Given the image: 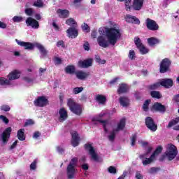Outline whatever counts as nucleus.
I'll use <instances>...</instances> for the list:
<instances>
[{
	"mask_svg": "<svg viewBox=\"0 0 179 179\" xmlns=\"http://www.w3.org/2000/svg\"><path fill=\"white\" fill-rule=\"evenodd\" d=\"M85 149L89 152L90 155L94 162H102L101 158L97 155V153H96V151L94 150L93 146H92V144H85Z\"/></svg>",
	"mask_w": 179,
	"mask_h": 179,
	"instance_id": "nucleus-9",
	"label": "nucleus"
},
{
	"mask_svg": "<svg viewBox=\"0 0 179 179\" xmlns=\"http://www.w3.org/2000/svg\"><path fill=\"white\" fill-rule=\"evenodd\" d=\"M151 96L155 99H162V94L157 91L151 92Z\"/></svg>",
	"mask_w": 179,
	"mask_h": 179,
	"instance_id": "nucleus-40",
	"label": "nucleus"
},
{
	"mask_svg": "<svg viewBox=\"0 0 179 179\" xmlns=\"http://www.w3.org/2000/svg\"><path fill=\"white\" fill-rule=\"evenodd\" d=\"M170 64H171V62H170V60L167 58L164 59L161 62L159 68L161 73H164L169 71V68H170Z\"/></svg>",
	"mask_w": 179,
	"mask_h": 179,
	"instance_id": "nucleus-12",
	"label": "nucleus"
},
{
	"mask_svg": "<svg viewBox=\"0 0 179 179\" xmlns=\"http://www.w3.org/2000/svg\"><path fill=\"white\" fill-rule=\"evenodd\" d=\"M24 80L27 83V85H29V86H31V85L34 83V79L30 77H24Z\"/></svg>",
	"mask_w": 179,
	"mask_h": 179,
	"instance_id": "nucleus-39",
	"label": "nucleus"
},
{
	"mask_svg": "<svg viewBox=\"0 0 179 179\" xmlns=\"http://www.w3.org/2000/svg\"><path fill=\"white\" fill-rule=\"evenodd\" d=\"M173 100H174V101H176V103H179V94L173 97Z\"/></svg>",
	"mask_w": 179,
	"mask_h": 179,
	"instance_id": "nucleus-64",
	"label": "nucleus"
},
{
	"mask_svg": "<svg viewBox=\"0 0 179 179\" xmlns=\"http://www.w3.org/2000/svg\"><path fill=\"white\" fill-rule=\"evenodd\" d=\"M15 42L18 45H20V47H24L25 50H33L34 47H36V43H31L30 42L21 41L17 39H15Z\"/></svg>",
	"mask_w": 179,
	"mask_h": 179,
	"instance_id": "nucleus-16",
	"label": "nucleus"
},
{
	"mask_svg": "<svg viewBox=\"0 0 179 179\" xmlns=\"http://www.w3.org/2000/svg\"><path fill=\"white\" fill-rule=\"evenodd\" d=\"M47 104H48V99H47L45 96H38L34 101V105L36 106V107H45Z\"/></svg>",
	"mask_w": 179,
	"mask_h": 179,
	"instance_id": "nucleus-15",
	"label": "nucleus"
},
{
	"mask_svg": "<svg viewBox=\"0 0 179 179\" xmlns=\"http://www.w3.org/2000/svg\"><path fill=\"white\" fill-rule=\"evenodd\" d=\"M57 150L59 155H62V153H64V148L62 147H57Z\"/></svg>",
	"mask_w": 179,
	"mask_h": 179,
	"instance_id": "nucleus-63",
	"label": "nucleus"
},
{
	"mask_svg": "<svg viewBox=\"0 0 179 179\" xmlns=\"http://www.w3.org/2000/svg\"><path fill=\"white\" fill-rule=\"evenodd\" d=\"M106 115V113L101 112L99 115L95 117L93 119V121H97L98 122H101L103 124V129L105 132H108V129L111 128V122L109 121L101 120V118Z\"/></svg>",
	"mask_w": 179,
	"mask_h": 179,
	"instance_id": "nucleus-8",
	"label": "nucleus"
},
{
	"mask_svg": "<svg viewBox=\"0 0 179 179\" xmlns=\"http://www.w3.org/2000/svg\"><path fill=\"white\" fill-rule=\"evenodd\" d=\"M124 5H125V9L127 11H129L131 10V0H124Z\"/></svg>",
	"mask_w": 179,
	"mask_h": 179,
	"instance_id": "nucleus-42",
	"label": "nucleus"
},
{
	"mask_svg": "<svg viewBox=\"0 0 179 179\" xmlns=\"http://www.w3.org/2000/svg\"><path fill=\"white\" fill-rule=\"evenodd\" d=\"M147 41L150 47H153V45H156V44H159V43H160V40L155 37L148 38Z\"/></svg>",
	"mask_w": 179,
	"mask_h": 179,
	"instance_id": "nucleus-31",
	"label": "nucleus"
},
{
	"mask_svg": "<svg viewBox=\"0 0 179 179\" xmlns=\"http://www.w3.org/2000/svg\"><path fill=\"white\" fill-rule=\"evenodd\" d=\"M95 101H96L98 104H106V101H107V98L104 95L98 94L95 96Z\"/></svg>",
	"mask_w": 179,
	"mask_h": 179,
	"instance_id": "nucleus-28",
	"label": "nucleus"
},
{
	"mask_svg": "<svg viewBox=\"0 0 179 179\" xmlns=\"http://www.w3.org/2000/svg\"><path fill=\"white\" fill-rule=\"evenodd\" d=\"M33 6L36 8H44V1L43 0H36L34 2Z\"/></svg>",
	"mask_w": 179,
	"mask_h": 179,
	"instance_id": "nucleus-35",
	"label": "nucleus"
},
{
	"mask_svg": "<svg viewBox=\"0 0 179 179\" xmlns=\"http://www.w3.org/2000/svg\"><path fill=\"white\" fill-rule=\"evenodd\" d=\"M138 48L141 54H142L143 55H145V54H148V52H149V49L146 48V47H145V45H141Z\"/></svg>",
	"mask_w": 179,
	"mask_h": 179,
	"instance_id": "nucleus-36",
	"label": "nucleus"
},
{
	"mask_svg": "<svg viewBox=\"0 0 179 179\" xmlns=\"http://www.w3.org/2000/svg\"><path fill=\"white\" fill-rule=\"evenodd\" d=\"M22 20H23V17H22L20 16H14L13 17V21L15 23H19L20 22H22Z\"/></svg>",
	"mask_w": 179,
	"mask_h": 179,
	"instance_id": "nucleus-47",
	"label": "nucleus"
},
{
	"mask_svg": "<svg viewBox=\"0 0 179 179\" xmlns=\"http://www.w3.org/2000/svg\"><path fill=\"white\" fill-rule=\"evenodd\" d=\"M57 47L65 48V44L64 43V41H59L57 43Z\"/></svg>",
	"mask_w": 179,
	"mask_h": 179,
	"instance_id": "nucleus-56",
	"label": "nucleus"
},
{
	"mask_svg": "<svg viewBox=\"0 0 179 179\" xmlns=\"http://www.w3.org/2000/svg\"><path fill=\"white\" fill-rule=\"evenodd\" d=\"M126 121H127V120L125 119V117L122 118L120 120V122L117 123V128L115 129V131H116V132H118L120 131H122V129H124V128H125Z\"/></svg>",
	"mask_w": 179,
	"mask_h": 179,
	"instance_id": "nucleus-26",
	"label": "nucleus"
},
{
	"mask_svg": "<svg viewBox=\"0 0 179 179\" xmlns=\"http://www.w3.org/2000/svg\"><path fill=\"white\" fill-rule=\"evenodd\" d=\"M0 120L3 121V122L6 124H9V119H8L6 116L1 115H0Z\"/></svg>",
	"mask_w": 179,
	"mask_h": 179,
	"instance_id": "nucleus-51",
	"label": "nucleus"
},
{
	"mask_svg": "<svg viewBox=\"0 0 179 179\" xmlns=\"http://www.w3.org/2000/svg\"><path fill=\"white\" fill-rule=\"evenodd\" d=\"M92 64H93V60L92 59L80 60L78 63V66L79 68H89V66H92Z\"/></svg>",
	"mask_w": 179,
	"mask_h": 179,
	"instance_id": "nucleus-19",
	"label": "nucleus"
},
{
	"mask_svg": "<svg viewBox=\"0 0 179 179\" xmlns=\"http://www.w3.org/2000/svg\"><path fill=\"white\" fill-rule=\"evenodd\" d=\"M76 163H78V158H73L67 166V176L69 179L75 178V173H76Z\"/></svg>",
	"mask_w": 179,
	"mask_h": 179,
	"instance_id": "nucleus-6",
	"label": "nucleus"
},
{
	"mask_svg": "<svg viewBox=\"0 0 179 179\" xmlns=\"http://www.w3.org/2000/svg\"><path fill=\"white\" fill-rule=\"evenodd\" d=\"M76 76L77 79H79L80 80H85L89 76V73H86L83 71H78L76 73Z\"/></svg>",
	"mask_w": 179,
	"mask_h": 179,
	"instance_id": "nucleus-25",
	"label": "nucleus"
},
{
	"mask_svg": "<svg viewBox=\"0 0 179 179\" xmlns=\"http://www.w3.org/2000/svg\"><path fill=\"white\" fill-rule=\"evenodd\" d=\"M25 23L27 26L31 27L32 29H38L40 27L38 22L31 17L27 18Z\"/></svg>",
	"mask_w": 179,
	"mask_h": 179,
	"instance_id": "nucleus-14",
	"label": "nucleus"
},
{
	"mask_svg": "<svg viewBox=\"0 0 179 179\" xmlns=\"http://www.w3.org/2000/svg\"><path fill=\"white\" fill-rule=\"evenodd\" d=\"M83 48L85 51H89V50H90V45L89 44V42H85L83 44Z\"/></svg>",
	"mask_w": 179,
	"mask_h": 179,
	"instance_id": "nucleus-55",
	"label": "nucleus"
},
{
	"mask_svg": "<svg viewBox=\"0 0 179 179\" xmlns=\"http://www.w3.org/2000/svg\"><path fill=\"white\" fill-rule=\"evenodd\" d=\"M162 147H158L156 150L153 152V154L149 157V155H140V159L143 160L142 163L143 166H148V164H150V163H153L155 160H156V157L162 153Z\"/></svg>",
	"mask_w": 179,
	"mask_h": 179,
	"instance_id": "nucleus-2",
	"label": "nucleus"
},
{
	"mask_svg": "<svg viewBox=\"0 0 179 179\" xmlns=\"http://www.w3.org/2000/svg\"><path fill=\"white\" fill-rule=\"evenodd\" d=\"M145 125L152 132H155L157 130V125L155 124L153 119L150 117H148L145 118Z\"/></svg>",
	"mask_w": 179,
	"mask_h": 179,
	"instance_id": "nucleus-13",
	"label": "nucleus"
},
{
	"mask_svg": "<svg viewBox=\"0 0 179 179\" xmlns=\"http://www.w3.org/2000/svg\"><path fill=\"white\" fill-rule=\"evenodd\" d=\"M37 169V160H34L30 164V170H36Z\"/></svg>",
	"mask_w": 179,
	"mask_h": 179,
	"instance_id": "nucleus-48",
	"label": "nucleus"
},
{
	"mask_svg": "<svg viewBox=\"0 0 179 179\" xmlns=\"http://www.w3.org/2000/svg\"><path fill=\"white\" fill-rule=\"evenodd\" d=\"M57 117L59 122H64L68 118V111L64 108H61L57 113Z\"/></svg>",
	"mask_w": 179,
	"mask_h": 179,
	"instance_id": "nucleus-17",
	"label": "nucleus"
},
{
	"mask_svg": "<svg viewBox=\"0 0 179 179\" xmlns=\"http://www.w3.org/2000/svg\"><path fill=\"white\" fill-rule=\"evenodd\" d=\"M136 179H143V176H142V173L139 171L136 172Z\"/></svg>",
	"mask_w": 179,
	"mask_h": 179,
	"instance_id": "nucleus-60",
	"label": "nucleus"
},
{
	"mask_svg": "<svg viewBox=\"0 0 179 179\" xmlns=\"http://www.w3.org/2000/svg\"><path fill=\"white\" fill-rule=\"evenodd\" d=\"M178 154V151L177 150V147L173 144H169L166 147V151L165 152V157L168 159V160H173L176 159V156Z\"/></svg>",
	"mask_w": 179,
	"mask_h": 179,
	"instance_id": "nucleus-5",
	"label": "nucleus"
},
{
	"mask_svg": "<svg viewBox=\"0 0 179 179\" xmlns=\"http://www.w3.org/2000/svg\"><path fill=\"white\" fill-rule=\"evenodd\" d=\"M96 62L101 65H104V64H106V60L100 59V57H96Z\"/></svg>",
	"mask_w": 179,
	"mask_h": 179,
	"instance_id": "nucleus-52",
	"label": "nucleus"
},
{
	"mask_svg": "<svg viewBox=\"0 0 179 179\" xmlns=\"http://www.w3.org/2000/svg\"><path fill=\"white\" fill-rule=\"evenodd\" d=\"M173 83L171 78H165L150 85L149 87L150 90H155V89H159L161 86L165 87V89H170V87H173Z\"/></svg>",
	"mask_w": 179,
	"mask_h": 179,
	"instance_id": "nucleus-3",
	"label": "nucleus"
},
{
	"mask_svg": "<svg viewBox=\"0 0 179 179\" xmlns=\"http://www.w3.org/2000/svg\"><path fill=\"white\" fill-rule=\"evenodd\" d=\"M34 124V121H33V120H29L25 122V127H27V125H33Z\"/></svg>",
	"mask_w": 179,
	"mask_h": 179,
	"instance_id": "nucleus-62",
	"label": "nucleus"
},
{
	"mask_svg": "<svg viewBox=\"0 0 179 179\" xmlns=\"http://www.w3.org/2000/svg\"><path fill=\"white\" fill-rule=\"evenodd\" d=\"M76 68L73 65L67 66L65 68V72L66 73H69V75H72L75 73Z\"/></svg>",
	"mask_w": 179,
	"mask_h": 179,
	"instance_id": "nucleus-33",
	"label": "nucleus"
},
{
	"mask_svg": "<svg viewBox=\"0 0 179 179\" xmlns=\"http://www.w3.org/2000/svg\"><path fill=\"white\" fill-rule=\"evenodd\" d=\"M108 173L110 174H116L117 173V169L115 166H109L108 169Z\"/></svg>",
	"mask_w": 179,
	"mask_h": 179,
	"instance_id": "nucleus-45",
	"label": "nucleus"
},
{
	"mask_svg": "<svg viewBox=\"0 0 179 179\" xmlns=\"http://www.w3.org/2000/svg\"><path fill=\"white\" fill-rule=\"evenodd\" d=\"M119 102L122 107H128L129 106V99L127 96L120 97Z\"/></svg>",
	"mask_w": 179,
	"mask_h": 179,
	"instance_id": "nucleus-30",
	"label": "nucleus"
},
{
	"mask_svg": "<svg viewBox=\"0 0 179 179\" xmlns=\"http://www.w3.org/2000/svg\"><path fill=\"white\" fill-rule=\"evenodd\" d=\"M71 145L74 147L76 148L78 145H79V134H78V132L76 131H73L71 132Z\"/></svg>",
	"mask_w": 179,
	"mask_h": 179,
	"instance_id": "nucleus-20",
	"label": "nucleus"
},
{
	"mask_svg": "<svg viewBox=\"0 0 179 179\" xmlns=\"http://www.w3.org/2000/svg\"><path fill=\"white\" fill-rule=\"evenodd\" d=\"M178 122H179V117L169 122L168 124V127L171 128V127H174V125H176V124H178Z\"/></svg>",
	"mask_w": 179,
	"mask_h": 179,
	"instance_id": "nucleus-37",
	"label": "nucleus"
},
{
	"mask_svg": "<svg viewBox=\"0 0 179 179\" xmlns=\"http://www.w3.org/2000/svg\"><path fill=\"white\" fill-rule=\"evenodd\" d=\"M17 136L19 141H25L26 136H24V129H20L17 132Z\"/></svg>",
	"mask_w": 179,
	"mask_h": 179,
	"instance_id": "nucleus-32",
	"label": "nucleus"
},
{
	"mask_svg": "<svg viewBox=\"0 0 179 179\" xmlns=\"http://www.w3.org/2000/svg\"><path fill=\"white\" fill-rule=\"evenodd\" d=\"M145 24L147 29L148 30H151L152 31H156L159 30V24L156 22V21L150 19V18H147L145 20Z\"/></svg>",
	"mask_w": 179,
	"mask_h": 179,
	"instance_id": "nucleus-10",
	"label": "nucleus"
},
{
	"mask_svg": "<svg viewBox=\"0 0 179 179\" xmlns=\"http://www.w3.org/2000/svg\"><path fill=\"white\" fill-rule=\"evenodd\" d=\"M152 110L159 111V113H164L166 111V107L160 103H156L153 105Z\"/></svg>",
	"mask_w": 179,
	"mask_h": 179,
	"instance_id": "nucleus-27",
	"label": "nucleus"
},
{
	"mask_svg": "<svg viewBox=\"0 0 179 179\" xmlns=\"http://www.w3.org/2000/svg\"><path fill=\"white\" fill-rule=\"evenodd\" d=\"M25 13L27 16H31L33 15V9L32 8H27L25 9Z\"/></svg>",
	"mask_w": 179,
	"mask_h": 179,
	"instance_id": "nucleus-54",
	"label": "nucleus"
},
{
	"mask_svg": "<svg viewBox=\"0 0 179 179\" xmlns=\"http://www.w3.org/2000/svg\"><path fill=\"white\" fill-rule=\"evenodd\" d=\"M41 135V133L39 131H35L33 135L34 139H37L40 138V136Z\"/></svg>",
	"mask_w": 179,
	"mask_h": 179,
	"instance_id": "nucleus-58",
	"label": "nucleus"
},
{
	"mask_svg": "<svg viewBox=\"0 0 179 179\" xmlns=\"http://www.w3.org/2000/svg\"><path fill=\"white\" fill-rule=\"evenodd\" d=\"M145 0H133L132 8L134 10H141L143 6Z\"/></svg>",
	"mask_w": 179,
	"mask_h": 179,
	"instance_id": "nucleus-21",
	"label": "nucleus"
},
{
	"mask_svg": "<svg viewBox=\"0 0 179 179\" xmlns=\"http://www.w3.org/2000/svg\"><path fill=\"white\" fill-rule=\"evenodd\" d=\"M128 176V171H124L121 176H120L117 179H125V177Z\"/></svg>",
	"mask_w": 179,
	"mask_h": 179,
	"instance_id": "nucleus-61",
	"label": "nucleus"
},
{
	"mask_svg": "<svg viewBox=\"0 0 179 179\" xmlns=\"http://www.w3.org/2000/svg\"><path fill=\"white\" fill-rule=\"evenodd\" d=\"M67 106L73 114L80 115L82 114V106L79 103H76L73 99H69Z\"/></svg>",
	"mask_w": 179,
	"mask_h": 179,
	"instance_id": "nucleus-7",
	"label": "nucleus"
},
{
	"mask_svg": "<svg viewBox=\"0 0 179 179\" xmlns=\"http://www.w3.org/2000/svg\"><path fill=\"white\" fill-rule=\"evenodd\" d=\"M83 92V87H77L73 90V94H79Z\"/></svg>",
	"mask_w": 179,
	"mask_h": 179,
	"instance_id": "nucleus-41",
	"label": "nucleus"
},
{
	"mask_svg": "<svg viewBox=\"0 0 179 179\" xmlns=\"http://www.w3.org/2000/svg\"><path fill=\"white\" fill-rule=\"evenodd\" d=\"M125 20L128 23H134L135 24H141V21L139 20V19H138L136 17L132 16L131 15H126Z\"/></svg>",
	"mask_w": 179,
	"mask_h": 179,
	"instance_id": "nucleus-23",
	"label": "nucleus"
},
{
	"mask_svg": "<svg viewBox=\"0 0 179 179\" xmlns=\"http://www.w3.org/2000/svg\"><path fill=\"white\" fill-rule=\"evenodd\" d=\"M0 109L1 110V111H10V107H9V106L8 105H3L1 106Z\"/></svg>",
	"mask_w": 179,
	"mask_h": 179,
	"instance_id": "nucleus-49",
	"label": "nucleus"
},
{
	"mask_svg": "<svg viewBox=\"0 0 179 179\" xmlns=\"http://www.w3.org/2000/svg\"><path fill=\"white\" fill-rule=\"evenodd\" d=\"M35 47H36V48H38V50H39L40 53H41V56L40 58H45L48 54V51L46 50L45 48H44V46L39 43L36 42L35 43Z\"/></svg>",
	"mask_w": 179,
	"mask_h": 179,
	"instance_id": "nucleus-18",
	"label": "nucleus"
},
{
	"mask_svg": "<svg viewBox=\"0 0 179 179\" xmlns=\"http://www.w3.org/2000/svg\"><path fill=\"white\" fill-rule=\"evenodd\" d=\"M116 130L113 129V131H111L109 135H108V139L110 142H114V140L115 139V134H117Z\"/></svg>",
	"mask_w": 179,
	"mask_h": 179,
	"instance_id": "nucleus-34",
	"label": "nucleus"
},
{
	"mask_svg": "<svg viewBox=\"0 0 179 179\" xmlns=\"http://www.w3.org/2000/svg\"><path fill=\"white\" fill-rule=\"evenodd\" d=\"M62 63V59H61V58H59V57H55V65H59Z\"/></svg>",
	"mask_w": 179,
	"mask_h": 179,
	"instance_id": "nucleus-57",
	"label": "nucleus"
},
{
	"mask_svg": "<svg viewBox=\"0 0 179 179\" xmlns=\"http://www.w3.org/2000/svg\"><path fill=\"white\" fill-rule=\"evenodd\" d=\"M20 75L21 73L20 71L14 70L8 75V80L3 77H0V85H10V80H16V79H19Z\"/></svg>",
	"mask_w": 179,
	"mask_h": 179,
	"instance_id": "nucleus-4",
	"label": "nucleus"
},
{
	"mask_svg": "<svg viewBox=\"0 0 179 179\" xmlns=\"http://www.w3.org/2000/svg\"><path fill=\"white\" fill-rule=\"evenodd\" d=\"M134 43H135L136 45L137 48H139V47H141V45H143V44H142V43L141 42V38H139V37H138V36H136V37L134 38Z\"/></svg>",
	"mask_w": 179,
	"mask_h": 179,
	"instance_id": "nucleus-43",
	"label": "nucleus"
},
{
	"mask_svg": "<svg viewBox=\"0 0 179 179\" xmlns=\"http://www.w3.org/2000/svg\"><path fill=\"white\" fill-rule=\"evenodd\" d=\"M57 13V16L61 19H66V17H69V10H68L58 9Z\"/></svg>",
	"mask_w": 179,
	"mask_h": 179,
	"instance_id": "nucleus-24",
	"label": "nucleus"
},
{
	"mask_svg": "<svg viewBox=\"0 0 179 179\" xmlns=\"http://www.w3.org/2000/svg\"><path fill=\"white\" fill-rule=\"evenodd\" d=\"M131 146H135V142H136V134H134L131 138Z\"/></svg>",
	"mask_w": 179,
	"mask_h": 179,
	"instance_id": "nucleus-53",
	"label": "nucleus"
},
{
	"mask_svg": "<svg viewBox=\"0 0 179 179\" xmlns=\"http://www.w3.org/2000/svg\"><path fill=\"white\" fill-rule=\"evenodd\" d=\"M149 104H150V100H146L143 106L144 111H147L149 109Z\"/></svg>",
	"mask_w": 179,
	"mask_h": 179,
	"instance_id": "nucleus-44",
	"label": "nucleus"
},
{
	"mask_svg": "<svg viewBox=\"0 0 179 179\" xmlns=\"http://www.w3.org/2000/svg\"><path fill=\"white\" fill-rule=\"evenodd\" d=\"M121 37V30L118 28L112 27L108 29L106 32V38L103 36H100L97 38L98 44L100 47L103 48H107V47L110 44V45H114L117 44V41L120 40Z\"/></svg>",
	"mask_w": 179,
	"mask_h": 179,
	"instance_id": "nucleus-1",
	"label": "nucleus"
},
{
	"mask_svg": "<svg viewBox=\"0 0 179 179\" xmlns=\"http://www.w3.org/2000/svg\"><path fill=\"white\" fill-rule=\"evenodd\" d=\"M45 72H47V69H43V68H40L39 69V75L40 76H43V75H44V73H45Z\"/></svg>",
	"mask_w": 179,
	"mask_h": 179,
	"instance_id": "nucleus-59",
	"label": "nucleus"
},
{
	"mask_svg": "<svg viewBox=\"0 0 179 179\" xmlns=\"http://www.w3.org/2000/svg\"><path fill=\"white\" fill-rule=\"evenodd\" d=\"M12 132V128L8 127L6 128L3 132L1 134V141L3 143V145H6L8 143V141H9V138H10V134Z\"/></svg>",
	"mask_w": 179,
	"mask_h": 179,
	"instance_id": "nucleus-11",
	"label": "nucleus"
},
{
	"mask_svg": "<svg viewBox=\"0 0 179 179\" xmlns=\"http://www.w3.org/2000/svg\"><path fill=\"white\" fill-rule=\"evenodd\" d=\"M82 29L84 31H86L87 33H89V31H90V28H89V25L85 23H84L82 26Z\"/></svg>",
	"mask_w": 179,
	"mask_h": 179,
	"instance_id": "nucleus-50",
	"label": "nucleus"
},
{
	"mask_svg": "<svg viewBox=\"0 0 179 179\" xmlns=\"http://www.w3.org/2000/svg\"><path fill=\"white\" fill-rule=\"evenodd\" d=\"M128 57L129 59H135V58L136 57V55H135V51H134L133 50H130Z\"/></svg>",
	"mask_w": 179,
	"mask_h": 179,
	"instance_id": "nucleus-46",
	"label": "nucleus"
},
{
	"mask_svg": "<svg viewBox=\"0 0 179 179\" xmlns=\"http://www.w3.org/2000/svg\"><path fill=\"white\" fill-rule=\"evenodd\" d=\"M66 33L70 38H76L78 37V29L75 27H70L67 29Z\"/></svg>",
	"mask_w": 179,
	"mask_h": 179,
	"instance_id": "nucleus-22",
	"label": "nucleus"
},
{
	"mask_svg": "<svg viewBox=\"0 0 179 179\" xmlns=\"http://www.w3.org/2000/svg\"><path fill=\"white\" fill-rule=\"evenodd\" d=\"M128 90H129V87H128L127 84H120L117 89V93H119V94L127 93Z\"/></svg>",
	"mask_w": 179,
	"mask_h": 179,
	"instance_id": "nucleus-29",
	"label": "nucleus"
},
{
	"mask_svg": "<svg viewBox=\"0 0 179 179\" xmlns=\"http://www.w3.org/2000/svg\"><path fill=\"white\" fill-rule=\"evenodd\" d=\"M66 24H68V26H75L76 25V21L73 18H69L66 20Z\"/></svg>",
	"mask_w": 179,
	"mask_h": 179,
	"instance_id": "nucleus-38",
	"label": "nucleus"
}]
</instances>
